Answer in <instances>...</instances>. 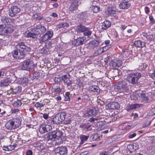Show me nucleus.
<instances>
[{
    "mask_svg": "<svg viewBox=\"0 0 155 155\" xmlns=\"http://www.w3.org/2000/svg\"><path fill=\"white\" fill-rule=\"evenodd\" d=\"M17 49H21L24 50L21 51L19 49L14 51L13 56L16 59H23L25 56V51H29L31 50L30 47L26 46L25 43L23 42L19 43L17 46Z\"/></svg>",
    "mask_w": 155,
    "mask_h": 155,
    "instance_id": "nucleus-1",
    "label": "nucleus"
},
{
    "mask_svg": "<svg viewBox=\"0 0 155 155\" xmlns=\"http://www.w3.org/2000/svg\"><path fill=\"white\" fill-rule=\"evenodd\" d=\"M21 121L22 119L19 117L10 120L6 123L5 127L9 130H15L21 125Z\"/></svg>",
    "mask_w": 155,
    "mask_h": 155,
    "instance_id": "nucleus-2",
    "label": "nucleus"
},
{
    "mask_svg": "<svg viewBox=\"0 0 155 155\" xmlns=\"http://www.w3.org/2000/svg\"><path fill=\"white\" fill-rule=\"evenodd\" d=\"M141 74L139 72L131 73L127 74L126 80L130 84L134 85L138 83Z\"/></svg>",
    "mask_w": 155,
    "mask_h": 155,
    "instance_id": "nucleus-3",
    "label": "nucleus"
},
{
    "mask_svg": "<svg viewBox=\"0 0 155 155\" xmlns=\"http://www.w3.org/2000/svg\"><path fill=\"white\" fill-rule=\"evenodd\" d=\"M36 65V63L34 64L32 60H28L23 62L21 68L22 70L29 71L34 69Z\"/></svg>",
    "mask_w": 155,
    "mask_h": 155,
    "instance_id": "nucleus-4",
    "label": "nucleus"
},
{
    "mask_svg": "<svg viewBox=\"0 0 155 155\" xmlns=\"http://www.w3.org/2000/svg\"><path fill=\"white\" fill-rule=\"evenodd\" d=\"M46 30V28L44 26H42L40 24H35L31 31L32 32H35L37 36L38 34L44 33Z\"/></svg>",
    "mask_w": 155,
    "mask_h": 155,
    "instance_id": "nucleus-5",
    "label": "nucleus"
},
{
    "mask_svg": "<svg viewBox=\"0 0 155 155\" xmlns=\"http://www.w3.org/2000/svg\"><path fill=\"white\" fill-rule=\"evenodd\" d=\"M78 31L80 32H84L85 36H89L92 34V32L90 30L89 28L85 26L80 25L77 26Z\"/></svg>",
    "mask_w": 155,
    "mask_h": 155,
    "instance_id": "nucleus-6",
    "label": "nucleus"
},
{
    "mask_svg": "<svg viewBox=\"0 0 155 155\" xmlns=\"http://www.w3.org/2000/svg\"><path fill=\"white\" fill-rule=\"evenodd\" d=\"M53 133H54V135L55 138H57V140H56V142L55 143V145H59L63 143L62 139L61 137L62 134V133L61 131L59 130H56L53 131Z\"/></svg>",
    "mask_w": 155,
    "mask_h": 155,
    "instance_id": "nucleus-7",
    "label": "nucleus"
},
{
    "mask_svg": "<svg viewBox=\"0 0 155 155\" xmlns=\"http://www.w3.org/2000/svg\"><path fill=\"white\" fill-rule=\"evenodd\" d=\"M52 31H48L40 38L39 41L40 43L44 42L49 40L52 37L53 35Z\"/></svg>",
    "mask_w": 155,
    "mask_h": 155,
    "instance_id": "nucleus-8",
    "label": "nucleus"
},
{
    "mask_svg": "<svg viewBox=\"0 0 155 155\" xmlns=\"http://www.w3.org/2000/svg\"><path fill=\"white\" fill-rule=\"evenodd\" d=\"M20 11L19 8L16 6H12L9 9V15L11 17L15 16Z\"/></svg>",
    "mask_w": 155,
    "mask_h": 155,
    "instance_id": "nucleus-9",
    "label": "nucleus"
},
{
    "mask_svg": "<svg viewBox=\"0 0 155 155\" xmlns=\"http://www.w3.org/2000/svg\"><path fill=\"white\" fill-rule=\"evenodd\" d=\"M54 152L55 153H59L61 155H66L68 152V150L65 147H60L56 148Z\"/></svg>",
    "mask_w": 155,
    "mask_h": 155,
    "instance_id": "nucleus-10",
    "label": "nucleus"
},
{
    "mask_svg": "<svg viewBox=\"0 0 155 155\" xmlns=\"http://www.w3.org/2000/svg\"><path fill=\"white\" fill-rule=\"evenodd\" d=\"M117 86L119 89H122L126 91L129 90V86L125 81H122L119 82L117 84Z\"/></svg>",
    "mask_w": 155,
    "mask_h": 155,
    "instance_id": "nucleus-11",
    "label": "nucleus"
},
{
    "mask_svg": "<svg viewBox=\"0 0 155 155\" xmlns=\"http://www.w3.org/2000/svg\"><path fill=\"white\" fill-rule=\"evenodd\" d=\"M134 127V125L132 123L126 122L119 125V128L121 130H129Z\"/></svg>",
    "mask_w": 155,
    "mask_h": 155,
    "instance_id": "nucleus-12",
    "label": "nucleus"
},
{
    "mask_svg": "<svg viewBox=\"0 0 155 155\" xmlns=\"http://www.w3.org/2000/svg\"><path fill=\"white\" fill-rule=\"evenodd\" d=\"M51 129L52 127L51 125L46 124H43L40 127L39 131L41 133L44 134L48 132Z\"/></svg>",
    "mask_w": 155,
    "mask_h": 155,
    "instance_id": "nucleus-13",
    "label": "nucleus"
},
{
    "mask_svg": "<svg viewBox=\"0 0 155 155\" xmlns=\"http://www.w3.org/2000/svg\"><path fill=\"white\" fill-rule=\"evenodd\" d=\"M5 35L12 33L14 30L13 25L10 24H8L5 25Z\"/></svg>",
    "mask_w": 155,
    "mask_h": 155,
    "instance_id": "nucleus-14",
    "label": "nucleus"
},
{
    "mask_svg": "<svg viewBox=\"0 0 155 155\" xmlns=\"http://www.w3.org/2000/svg\"><path fill=\"white\" fill-rule=\"evenodd\" d=\"M84 40V37H79L75 39L73 41V44L76 46H78L83 44Z\"/></svg>",
    "mask_w": 155,
    "mask_h": 155,
    "instance_id": "nucleus-15",
    "label": "nucleus"
},
{
    "mask_svg": "<svg viewBox=\"0 0 155 155\" xmlns=\"http://www.w3.org/2000/svg\"><path fill=\"white\" fill-rule=\"evenodd\" d=\"M78 2L77 0L72 1L69 8L70 11H72L77 9L78 6Z\"/></svg>",
    "mask_w": 155,
    "mask_h": 155,
    "instance_id": "nucleus-16",
    "label": "nucleus"
},
{
    "mask_svg": "<svg viewBox=\"0 0 155 155\" xmlns=\"http://www.w3.org/2000/svg\"><path fill=\"white\" fill-rule=\"evenodd\" d=\"M96 113V110L95 109H89L87 110L84 114V115L85 117H89L95 115Z\"/></svg>",
    "mask_w": 155,
    "mask_h": 155,
    "instance_id": "nucleus-17",
    "label": "nucleus"
},
{
    "mask_svg": "<svg viewBox=\"0 0 155 155\" xmlns=\"http://www.w3.org/2000/svg\"><path fill=\"white\" fill-rule=\"evenodd\" d=\"M116 12V8L113 7L108 8L106 11L105 13L107 15H110L115 14Z\"/></svg>",
    "mask_w": 155,
    "mask_h": 155,
    "instance_id": "nucleus-18",
    "label": "nucleus"
},
{
    "mask_svg": "<svg viewBox=\"0 0 155 155\" xmlns=\"http://www.w3.org/2000/svg\"><path fill=\"white\" fill-rule=\"evenodd\" d=\"M111 25V23L108 20L104 21L102 25L101 29L103 30H105L110 27Z\"/></svg>",
    "mask_w": 155,
    "mask_h": 155,
    "instance_id": "nucleus-19",
    "label": "nucleus"
},
{
    "mask_svg": "<svg viewBox=\"0 0 155 155\" xmlns=\"http://www.w3.org/2000/svg\"><path fill=\"white\" fill-rule=\"evenodd\" d=\"M54 134L52 131L51 133H49L45 134L44 137V140L46 141H48L55 138L54 136Z\"/></svg>",
    "mask_w": 155,
    "mask_h": 155,
    "instance_id": "nucleus-20",
    "label": "nucleus"
},
{
    "mask_svg": "<svg viewBox=\"0 0 155 155\" xmlns=\"http://www.w3.org/2000/svg\"><path fill=\"white\" fill-rule=\"evenodd\" d=\"M130 6V4L128 2L124 0L119 4V7L120 8L127 9Z\"/></svg>",
    "mask_w": 155,
    "mask_h": 155,
    "instance_id": "nucleus-21",
    "label": "nucleus"
},
{
    "mask_svg": "<svg viewBox=\"0 0 155 155\" xmlns=\"http://www.w3.org/2000/svg\"><path fill=\"white\" fill-rule=\"evenodd\" d=\"M10 83V81L8 78L3 79L0 82V86L1 87H5L8 86Z\"/></svg>",
    "mask_w": 155,
    "mask_h": 155,
    "instance_id": "nucleus-22",
    "label": "nucleus"
},
{
    "mask_svg": "<svg viewBox=\"0 0 155 155\" xmlns=\"http://www.w3.org/2000/svg\"><path fill=\"white\" fill-rule=\"evenodd\" d=\"M108 107L110 109H118L120 106L117 102H112L108 104Z\"/></svg>",
    "mask_w": 155,
    "mask_h": 155,
    "instance_id": "nucleus-23",
    "label": "nucleus"
},
{
    "mask_svg": "<svg viewBox=\"0 0 155 155\" xmlns=\"http://www.w3.org/2000/svg\"><path fill=\"white\" fill-rule=\"evenodd\" d=\"M25 35L27 38H31L33 39L37 38V34L35 32L31 33L29 31L26 32L25 33Z\"/></svg>",
    "mask_w": 155,
    "mask_h": 155,
    "instance_id": "nucleus-24",
    "label": "nucleus"
},
{
    "mask_svg": "<svg viewBox=\"0 0 155 155\" xmlns=\"http://www.w3.org/2000/svg\"><path fill=\"white\" fill-rule=\"evenodd\" d=\"M11 90L13 94H16L20 93L21 90V87L17 86L15 87H12L11 88Z\"/></svg>",
    "mask_w": 155,
    "mask_h": 155,
    "instance_id": "nucleus-25",
    "label": "nucleus"
},
{
    "mask_svg": "<svg viewBox=\"0 0 155 155\" xmlns=\"http://www.w3.org/2000/svg\"><path fill=\"white\" fill-rule=\"evenodd\" d=\"M134 45L136 47L140 48H142L145 45V43L139 40L135 41L134 43Z\"/></svg>",
    "mask_w": 155,
    "mask_h": 155,
    "instance_id": "nucleus-26",
    "label": "nucleus"
},
{
    "mask_svg": "<svg viewBox=\"0 0 155 155\" xmlns=\"http://www.w3.org/2000/svg\"><path fill=\"white\" fill-rule=\"evenodd\" d=\"M17 145L13 144L8 146H4L2 147L3 150L5 151H10L15 149Z\"/></svg>",
    "mask_w": 155,
    "mask_h": 155,
    "instance_id": "nucleus-27",
    "label": "nucleus"
},
{
    "mask_svg": "<svg viewBox=\"0 0 155 155\" xmlns=\"http://www.w3.org/2000/svg\"><path fill=\"white\" fill-rule=\"evenodd\" d=\"M1 21L4 23H6L10 22H13L15 21V20L13 19H12L8 18L5 17H2L1 18Z\"/></svg>",
    "mask_w": 155,
    "mask_h": 155,
    "instance_id": "nucleus-28",
    "label": "nucleus"
},
{
    "mask_svg": "<svg viewBox=\"0 0 155 155\" xmlns=\"http://www.w3.org/2000/svg\"><path fill=\"white\" fill-rule=\"evenodd\" d=\"M51 124H58L61 123L57 115L51 119Z\"/></svg>",
    "mask_w": 155,
    "mask_h": 155,
    "instance_id": "nucleus-29",
    "label": "nucleus"
},
{
    "mask_svg": "<svg viewBox=\"0 0 155 155\" xmlns=\"http://www.w3.org/2000/svg\"><path fill=\"white\" fill-rule=\"evenodd\" d=\"M61 90V88L59 87H56L53 88L52 92V95L55 96L58 94H59Z\"/></svg>",
    "mask_w": 155,
    "mask_h": 155,
    "instance_id": "nucleus-30",
    "label": "nucleus"
},
{
    "mask_svg": "<svg viewBox=\"0 0 155 155\" xmlns=\"http://www.w3.org/2000/svg\"><path fill=\"white\" fill-rule=\"evenodd\" d=\"M58 118L61 122L64 121L65 118L66 114L64 112H63L61 113L57 114Z\"/></svg>",
    "mask_w": 155,
    "mask_h": 155,
    "instance_id": "nucleus-31",
    "label": "nucleus"
},
{
    "mask_svg": "<svg viewBox=\"0 0 155 155\" xmlns=\"http://www.w3.org/2000/svg\"><path fill=\"white\" fill-rule=\"evenodd\" d=\"M90 89L91 91L94 92L95 94H98L100 92L99 87L95 86L91 87Z\"/></svg>",
    "mask_w": 155,
    "mask_h": 155,
    "instance_id": "nucleus-32",
    "label": "nucleus"
},
{
    "mask_svg": "<svg viewBox=\"0 0 155 155\" xmlns=\"http://www.w3.org/2000/svg\"><path fill=\"white\" fill-rule=\"evenodd\" d=\"M89 137V136H87L84 135H82L80 137V138L81 141L80 143V145L84 143V141L87 140Z\"/></svg>",
    "mask_w": 155,
    "mask_h": 155,
    "instance_id": "nucleus-33",
    "label": "nucleus"
},
{
    "mask_svg": "<svg viewBox=\"0 0 155 155\" xmlns=\"http://www.w3.org/2000/svg\"><path fill=\"white\" fill-rule=\"evenodd\" d=\"M139 97L140 98V99L142 100V101H147L148 100L147 97L145 94L143 93H141L139 94Z\"/></svg>",
    "mask_w": 155,
    "mask_h": 155,
    "instance_id": "nucleus-34",
    "label": "nucleus"
},
{
    "mask_svg": "<svg viewBox=\"0 0 155 155\" xmlns=\"http://www.w3.org/2000/svg\"><path fill=\"white\" fill-rule=\"evenodd\" d=\"M104 52V50L102 48H99L97 51L94 54V56H97Z\"/></svg>",
    "mask_w": 155,
    "mask_h": 155,
    "instance_id": "nucleus-35",
    "label": "nucleus"
},
{
    "mask_svg": "<svg viewBox=\"0 0 155 155\" xmlns=\"http://www.w3.org/2000/svg\"><path fill=\"white\" fill-rule=\"evenodd\" d=\"M140 106L139 104H134L130 105L128 109V110H130L133 109H135L136 108H138Z\"/></svg>",
    "mask_w": 155,
    "mask_h": 155,
    "instance_id": "nucleus-36",
    "label": "nucleus"
},
{
    "mask_svg": "<svg viewBox=\"0 0 155 155\" xmlns=\"http://www.w3.org/2000/svg\"><path fill=\"white\" fill-rule=\"evenodd\" d=\"M49 50L45 46L43 47L40 50V52L44 54H47Z\"/></svg>",
    "mask_w": 155,
    "mask_h": 155,
    "instance_id": "nucleus-37",
    "label": "nucleus"
},
{
    "mask_svg": "<svg viewBox=\"0 0 155 155\" xmlns=\"http://www.w3.org/2000/svg\"><path fill=\"white\" fill-rule=\"evenodd\" d=\"M40 14L38 13H36L33 15L32 17L36 20H40L43 18L40 16Z\"/></svg>",
    "mask_w": 155,
    "mask_h": 155,
    "instance_id": "nucleus-38",
    "label": "nucleus"
},
{
    "mask_svg": "<svg viewBox=\"0 0 155 155\" xmlns=\"http://www.w3.org/2000/svg\"><path fill=\"white\" fill-rule=\"evenodd\" d=\"M5 25H0V35H5Z\"/></svg>",
    "mask_w": 155,
    "mask_h": 155,
    "instance_id": "nucleus-39",
    "label": "nucleus"
},
{
    "mask_svg": "<svg viewBox=\"0 0 155 155\" xmlns=\"http://www.w3.org/2000/svg\"><path fill=\"white\" fill-rule=\"evenodd\" d=\"M20 84H26L28 83V81L27 77H25L23 78L20 79V81H19Z\"/></svg>",
    "mask_w": 155,
    "mask_h": 155,
    "instance_id": "nucleus-40",
    "label": "nucleus"
},
{
    "mask_svg": "<svg viewBox=\"0 0 155 155\" xmlns=\"http://www.w3.org/2000/svg\"><path fill=\"white\" fill-rule=\"evenodd\" d=\"M90 43L92 45V46L94 48L97 47L99 45V42L95 40L90 41Z\"/></svg>",
    "mask_w": 155,
    "mask_h": 155,
    "instance_id": "nucleus-41",
    "label": "nucleus"
},
{
    "mask_svg": "<svg viewBox=\"0 0 155 155\" xmlns=\"http://www.w3.org/2000/svg\"><path fill=\"white\" fill-rule=\"evenodd\" d=\"M69 74L68 73H67L66 74L62 75L61 76V79L64 83H65L66 81L68 80V79L69 78Z\"/></svg>",
    "mask_w": 155,
    "mask_h": 155,
    "instance_id": "nucleus-42",
    "label": "nucleus"
},
{
    "mask_svg": "<svg viewBox=\"0 0 155 155\" xmlns=\"http://www.w3.org/2000/svg\"><path fill=\"white\" fill-rule=\"evenodd\" d=\"M92 10L94 13H97L99 11L100 7L97 6L93 5L92 7Z\"/></svg>",
    "mask_w": 155,
    "mask_h": 155,
    "instance_id": "nucleus-43",
    "label": "nucleus"
},
{
    "mask_svg": "<svg viewBox=\"0 0 155 155\" xmlns=\"http://www.w3.org/2000/svg\"><path fill=\"white\" fill-rule=\"evenodd\" d=\"M21 102L19 100H17L15 101L13 103V105L15 107H18L21 105Z\"/></svg>",
    "mask_w": 155,
    "mask_h": 155,
    "instance_id": "nucleus-44",
    "label": "nucleus"
},
{
    "mask_svg": "<svg viewBox=\"0 0 155 155\" xmlns=\"http://www.w3.org/2000/svg\"><path fill=\"white\" fill-rule=\"evenodd\" d=\"M134 147L133 144H130L128 145L127 148L130 152H133L134 151Z\"/></svg>",
    "mask_w": 155,
    "mask_h": 155,
    "instance_id": "nucleus-45",
    "label": "nucleus"
},
{
    "mask_svg": "<svg viewBox=\"0 0 155 155\" xmlns=\"http://www.w3.org/2000/svg\"><path fill=\"white\" fill-rule=\"evenodd\" d=\"M121 54L124 58H128L129 56V53L125 51H122Z\"/></svg>",
    "mask_w": 155,
    "mask_h": 155,
    "instance_id": "nucleus-46",
    "label": "nucleus"
},
{
    "mask_svg": "<svg viewBox=\"0 0 155 155\" xmlns=\"http://www.w3.org/2000/svg\"><path fill=\"white\" fill-rule=\"evenodd\" d=\"M34 106L37 108H40L42 107H43L44 105L43 104V103H39L38 102H37L35 104Z\"/></svg>",
    "mask_w": 155,
    "mask_h": 155,
    "instance_id": "nucleus-47",
    "label": "nucleus"
},
{
    "mask_svg": "<svg viewBox=\"0 0 155 155\" xmlns=\"http://www.w3.org/2000/svg\"><path fill=\"white\" fill-rule=\"evenodd\" d=\"M40 76L39 73L38 72H35L33 74V77L34 79H37L39 78Z\"/></svg>",
    "mask_w": 155,
    "mask_h": 155,
    "instance_id": "nucleus-48",
    "label": "nucleus"
},
{
    "mask_svg": "<svg viewBox=\"0 0 155 155\" xmlns=\"http://www.w3.org/2000/svg\"><path fill=\"white\" fill-rule=\"evenodd\" d=\"M112 66L114 67H119L120 66L121 64V63H118L117 62H116L115 61L112 62Z\"/></svg>",
    "mask_w": 155,
    "mask_h": 155,
    "instance_id": "nucleus-49",
    "label": "nucleus"
},
{
    "mask_svg": "<svg viewBox=\"0 0 155 155\" xmlns=\"http://www.w3.org/2000/svg\"><path fill=\"white\" fill-rule=\"evenodd\" d=\"M151 123V121L149 120H147L144 122L143 125V127H147L149 126Z\"/></svg>",
    "mask_w": 155,
    "mask_h": 155,
    "instance_id": "nucleus-50",
    "label": "nucleus"
},
{
    "mask_svg": "<svg viewBox=\"0 0 155 155\" xmlns=\"http://www.w3.org/2000/svg\"><path fill=\"white\" fill-rule=\"evenodd\" d=\"M60 25L62 28H67L69 26V25L67 22H62L61 23Z\"/></svg>",
    "mask_w": 155,
    "mask_h": 155,
    "instance_id": "nucleus-51",
    "label": "nucleus"
},
{
    "mask_svg": "<svg viewBox=\"0 0 155 155\" xmlns=\"http://www.w3.org/2000/svg\"><path fill=\"white\" fill-rule=\"evenodd\" d=\"M50 102V101L49 99H45L43 101V104L44 105V106L45 105H47L48 104H48Z\"/></svg>",
    "mask_w": 155,
    "mask_h": 155,
    "instance_id": "nucleus-52",
    "label": "nucleus"
},
{
    "mask_svg": "<svg viewBox=\"0 0 155 155\" xmlns=\"http://www.w3.org/2000/svg\"><path fill=\"white\" fill-rule=\"evenodd\" d=\"M67 86H70L72 84V81L68 79L66 80L65 83H64Z\"/></svg>",
    "mask_w": 155,
    "mask_h": 155,
    "instance_id": "nucleus-53",
    "label": "nucleus"
},
{
    "mask_svg": "<svg viewBox=\"0 0 155 155\" xmlns=\"http://www.w3.org/2000/svg\"><path fill=\"white\" fill-rule=\"evenodd\" d=\"M147 38L150 41L155 40V38H153V35H151L147 36Z\"/></svg>",
    "mask_w": 155,
    "mask_h": 155,
    "instance_id": "nucleus-54",
    "label": "nucleus"
},
{
    "mask_svg": "<svg viewBox=\"0 0 155 155\" xmlns=\"http://www.w3.org/2000/svg\"><path fill=\"white\" fill-rule=\"evenodd\" d=\"M136 135L137 134L136 133H134L132 134H130L128 136V138L129 139L135 137Z\"/></svg>",
    "mask_w": 155,
    "mask_h": 155,
    "instance_id": "nucleus-55",
    "label": "nucleus"
},
{
    "mask_svg": "<svg viewBox=\"0 0 155 155\" xmlns=\"http://www.w3.org/2000/svg\"><path fill=\"white\" fill-rule=\"evenodd\" d=\"M12 113L18 115L19 113V110L18 109H15L12 110Z\"/></svg>",
    "mask_w": 155,
    "mask_h": 155,
    "instance_id": "nucleus-56",
    "label": "nucleus"
},
{
    "mask_svg": "<svg viewBox=\"0 0 155 155\" xmlns=\"http://www.w3.org/2000/svg\"><path fill=\"white\" fill-rule=\"evenodd\" d=\"M108 151H103L100 153L99 155H108Z\"/></svg>",
    "mask_w": 155,
    "mask_h": 155,
    "instance_id": "nucleus-57",
    "label": "nucleus"
},
{
    "mask_svg": "<svg viewBox=\"0 0 155 155\" xmlns=\"http://www.w3.org/2000/svg\"><path fill=\"white\" fill-rule=\"evenodd\" d=\"M88 97V96L87 95L85 94L82 96V100L83 101L87 100Z\"/></svg>",
    "mask_w": 155,
    "mask_h": 155,
    "instance_id": "nucleus-58",
    "label": "nucleus"
},
{
    "mask_svg": "<svg viewBox=\"0 0 155 155\" xmlns=\"http://www.w3.org/2000/svg\"><path fill=\"white\" fill-rule=\"evenodd\" d=\"M52 43L51 42H49L45 46L46 47H47V48L48 49L49 48H51L52 47Z\"/></svg>",
    "mask_w": 155,
    "mask_h": 155,
    "instance_id": "nucleus-59",
    "label": "nucleus"
},
{
    "mask_svg": "<svg viewBox=\"0 0 155 155\" xmlns=\"http://www.w3.org/2000/svg\"><path fill=\"white\" fill-rule=\"evenodd\" d=\"M111 47V45H107L104 47H103L102 48H104V51L105 50H108L109 48H110Z\"/></svg>",
    "mask_w": 155,
    "mask_h": 155,
    "instance_id": "nucleus-60",
    "label": "nucleus"
},
{
    "mask_svg": "<svg viewBox=\"0 0 155 155\" xmlns=\"http://www.w3.org/2000/svg\"><path fill=\"white\" fill-rule=\"evenodd\" d=\"M134 145V151H135L136 150H137L138 149L139 146L137 144L135 143L133 144Z\"/></svg>",
    "mask_w": 155,
    "mask_h": 155,
    "instance_id": "nucleus-61",
    "label": "nucleus"
},
{
    "mask_svg": "<svg viewBox=\"0 0 155 155\" xmlns=\"http://www.w3.org/2000/svg\"><path fill=\"white\" fill-rule=\"evenodd\" d=\"M144 11L147 14H148L150 12V10L149 8L147 7H146L144 8Z\"/></svg>",
    "mask_w": 155,
    "mask_h": 155,
    "instance_id": "nucleus-62",
    "label": "nucleus"
},
{
    "mask_svg": "<svg viewBox=\"0 0 155 155\" xmlns=\"http://www.w3.org/2000/svg\"><path fill=\"white\" fill-rule=\"evenodd\" d=\"M26 155H32V152L31 150H28L26 152Z\"/></svg>",
    "mask_w": 155,
    "mask_h": 155,
    "instance_id": "nucleus-63",
    "label": "nucleus"
},
{
    "mask_svg": "<svg viewBox=\"0 0 155 155\" xmlns=\"http://www.w3.org/2000/svg\"><path fill=\"white\" fill-rule=\"evenodd\" d=\"M49 117L48 115L47 114H43V117L45 119H47Z\"/></svg>",
    "mask_w": 155,
    "mask_h": 155,
    "instance_id": "nucleus-64",
    "label": "nucleus"
}]
</instances>
